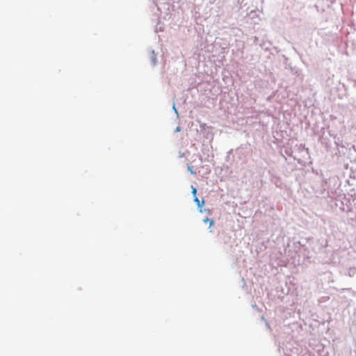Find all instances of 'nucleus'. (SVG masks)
<instances>
[{
    "mask_svg": "<svg viewBox=\"0 0 356 356\" xmlns=\"http://www.w3.org/2000/svg\"><path fill=\"white\" fill-rule=\"evenodd\" d=\"M204 222H209V227H211L213 225V220L212 219H209V218H206L204 220Z\"/></svg>",
    "mask_w": 356,
    "mask_h": 356,
    "instance_id": "f03ea898",
    "label": "nucleus"
},
{
    "mask_svg": "<svg viewBox=\"0 0 356 356\" xmlns=\"http://www.w3.org/2000/svg\"><path fill=\"white\" fill-rule=\"evenodd\" d=\"M194 202L197 204V207L199 208H202V207L204 205V201L202 200V203H200V200L198 199V197H197L196 196L194 198Z\"/></svg>",
    "mask_w": 356,
    "mask_h": 356,
    "instance_id": "f257e3e1",
    "label": "nucleus"
},
{
    "mask_svg": "<svg viewBox=\"0 0 356 356\" xmlns=\"http://www.w3.org/2000/svg\"><path fill=\"white\" fill-rule=\"evenodd\" d=\"M176 131H180V127H177L175 129Z\"/></svg>",
    "mask_w": 356,
    "mask_h": 356,
    "instance_id": "39448f33",
    "label": "nucleus"
},
{
    "mask_svg": "<svg viewBox=\"0 0 356 356\" xmlns=\"http://www.w3.org/2000/svg\"><path fill=\"white\" fill-rule=\"evenodd\" d=\"M188 170L191 172V174H194V171L192 169H191V167H188Z\"/></svg>",
    "mask_w": 356,
    "mask_h": 356,
    "instance_id": "20e7f679",
    "label": "nucleus"
},
{
    "mask_svg": "<svg viewBox=\"0 0 356 356\" xmlns=\"http://www.w3.org/2000/svg\"><path fill=\"white\" fill-rule=\"evenodd\" d=\"M191 188H192V193L195 197L196 193H197V189L195 187H193V186H191Z\"/></svg>",
    "mask_w": 356,
    "mask_h": 356,
    "instance_id": "7ed1b4c3",
    "label": "nucleus"
}]
</instances>
